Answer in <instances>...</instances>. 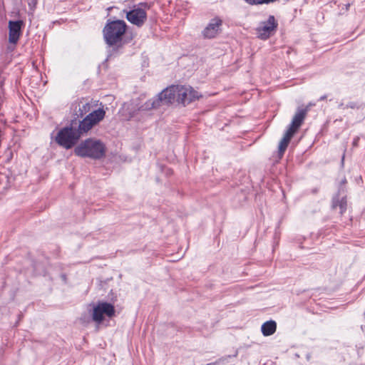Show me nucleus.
Here are the masks:
<instances>
[{
	"label": "nucleus",
	"instance_id": "nucleus-8",
	"mask_svg": "<svg viewBox=\"0 0 365 365\" xmlns=\"http://www.w3.org/2000/svg\"><path fill=\"white\" fill-rule=\"evenodd\" d=\"M200 95L190 86L177 85V101L184 106L198 99Z\"/></svg>",
	"mask_w": 365,
	"mask_h": 365
},
{
	"label": "nucleus",
	"instance_id": "nucleus-10",
	"mask_svg": "<svg viewBox=\"0 0 365 365\" xmlns=\"http://www.w3.org/2000/svg\"><path fill=\"white\" fill-rule=\"evenodd\" d=\"M126 18L131 24L140 27L145 23L147 19V14L145 10L137 8L127 12Z\"/></svg>",
	"mask_w": 365,
	"mask_h": 365
},
{
	"label": "nucleus",
	"instance_id": "nucleus-3",
	"mask_svg": "<svg viewBox=\"0 0 365 365\" xmlns=\"http://www.w3.org/2000/svg\"><path fill=\"white\" fill-rule=\"evenodd\" d=\"M126 31V24L122 20L108 22L103 29V36L109 46H118L123 39Z\"/></svg>",
	"mask_w": 365,
	"mask_h": 365
},
{
	"label": "nucleus",
	"instance_id": "nucleus-11",
	"mask_svg": "<svg viewBox=\"0 0 365 365\" xmlns=\"http://www.w3.org/2000/svg\"><path fill=\"white\" fill-rule=\"evenodd\" d=\"M22 26L21 21H10L9 22V41L11 43L16 44L19 41V38L21 35V29Z\"/></svg>",
	"mask_w": 365,
	"mask_h": 365
},
{
	"label": "nucleus",
	"instance_id": "nucleus-6",
	"mask_svg": "<svg viewBox=\"0 0 365 365\" xmlns=\"http://www.w3.org/2000/svg\"><path fill=\"white\" fill-rule=\"evenodd\" d=\"M115 315L114 307L108 302H98L93 308L91 313L92 319L97 324L101 323L105 317L109 318Z\"/></svg>",
	"mask_w": 365,
	"mask_h": 365
},
{
	"label": "nucleus",
	"instance_id": "nucleus-21",
	"mask_svg": "<svg viewBox=\"0 0 365 365\" xmlns=\"http://www.w3.org/2000/svg\"><path fill=\"white\" fill-rule=\"evenodd\" d=\"M326 98H327V96H326V95H324V96H322V97L319 98V100H320V101H323V100H325Z\"/></svg>",
	"mask_w": 365,
	"mask_h": 365
},
{
	"label": "nucleus",
	"instance_id": "nucleus-9",
	"mask_svg": "<svg viewBox=\"0 0 365 365\" xmlns=\"http://www.w3.org/2000/svg\"><path fill=\"white\" fill-rule=\"evenodd\" d=\"M222 24V21L220 17L211 19L202 31L203 36L207 38H215L220 33Z\"/></svg>",
	"mask_w": 365,
	"mask_h": 365
},
{
	"label": "nucleus",
	"instance_id": "nucleus-1",
	"mask_svg": "<svg viewBox=\"0 0 365 365\" xmlns=\"http://www.w3.org/2000/svg\"><path fill=\"white\" fill-rule=\"evenodd\" d=\"M74 153L82 158L100 159L105 155L106 146L99 140L88 138L75 148Z\"/></svg>",
	"mask_w": 365,
	"mask_h": 365
},
{
	"label": "nucleus",
	"instance_id": "nucleus-14",
	"mask_svg": "<svg viewBox=\"0 0 365 365\" xmlns=\"http://www.w3.org/2000/svg\"><path fill=\"white\" fill-rule=\"evenodd\" d=\"M160 106V98H158L157 96L148 100L143 105H142L139 110H150L151 109L157 108Z\"/></svg>",
	"mask_w": 365,
	"mask_h": 365
},
{
	"label": "nucleus",
	"instance_id": "nucleus-13",
	"mask_svg": "<svg viewBox=\"0 0 365 365\" xmlns=\"http://www.w3.org/2000/svg\"><path fill=\"white\" fill-rule=\"evenodd\" d=\"M96 105L93 102L81 101L78 103V110L76 111V115L78 118H82L88 113H91L93 107Z\"/></svg>",
	"mask_w": 365,
	"mask_h": 365
},
{
	"label": "nucleus",
	"instance_id": "nucleus-12",
	"mask_svg": "<svg viewBox=\"0 0 365 365\" xmlns=\"http://www.w3.org/2000/svg\"><path fill=\"white\" fill-rule=\"evenodd\" d=\"M160 98V103H171L175 98L177 99V86H171L164 89L158 96Z\"/></svg>",
	"mask_w": 365,
	"mask_h": 365
},
{
	"label": "nucleus",
	"instance_id": "nucleus-18",
	"mask_svg": "<svg viewBox=\"0 0 365 365\" xmlns=\"http://www.w3.org/2000/svg\"><path fill=\"white\" fill-rule=\"evenodd\" d=\"M8 185V178L5 174L0 173V187L6 188Z\"/></svg>",
	"mask_w": 365,
	"mask_h": 365
},
{
	"label": "nucleus",
	"instance_id": "nucleus-7",
	"mask_svg": "<svg viewBox=\"0 0 365 365\" xmlns=\"http://www.w3.org/2000/svg\"><path fill=\"white\" fill-rule=\"evenodd\" d=\"M278 24L274 16L270 15L267 21H262L257 28V34L258 38L266 40L272 36L277 29Z\"/></svg>",
	"mask_w": 365,
	"mask_h": 365
},
{
	"label": "nucleus",
	"instance_id": "nucleus-20",
	"mask_svg": "<svg viewBox=\"0 0 365 365\" xmlns=\"http://www.w3.org/2000/svg\"><path fill=\"white\" fill-rule=\"evenodd\" d=\"M339 108L344 110V109L346 108V105L344 103H341L339 105Z\"/></svg>",
	"mask_w": 365,
	"mask_h": 365
},
{
	"label": "nucleus",
	"instance_id": "nucleus-2",
	"mask_svg": "<svg viewBox=\"0 0 365 365\" xmlns=\"http://www.w3.org/2000/svg\"><path fill=\"white\" fill-rule=\"evenodd\" d=\"M308 112V107L305 108H298L295 115L293 117L292 123L287 130L284 137L279 144V154L282 156L286 150L290 140L302 125L307 113Z\"/></svg>",
	"mask_w": 365,
	"mask_h": 365
},
{
	"label": "nucleus",
	"instance_id": "nucleus-16",
	"mask_svg": "<svg viewBox=\"0 0 365 365\" xmlns=\"http://www.w3.org/2000/svg\"><path fill=\"white\" fill-rule=\"evenodd\" d=\"M332 207L333 208H337L339 207V213L343 214V212L346 209V200L345 197H341V200L338 198H334Z\"/></svg>",
	"mask_w": 365,
	"mask_h": 365
},
{
	"label": "nucleus",
	"instance_id": "nucleus-17",
	"mask_svg": "<svg viewBox=\"0 0 365 365\" xmlns=\"http://www.w3.org/2000/svg\"><path fill=\"white\" fill-rule=\"evenodd\" d=\"M250 5H258L262 4H269L276 1L277 0H245Z\"/></svg>",
	"mask_w": 365,
	"mask_h": 365
},
{
	"label": "nucleus",
	"instance_id": "nucleus-15",
	"mask_svg": "<svg viewBox=\"0 0 365 365\" xmlns=\"http://www.w3.org/2000/svg\"><path fill=\"white\" fill-rule=\"evenodd\" d=\"M277 328L276 322L274 321H268L262 325V332L264 336H270L273 334Z\"/></svg>",
	"mask_w": 365,
	"mask_h": 365
},
{
	"label": "nucleus",
	"instance_id": "nucleus-5",
	"mask_svg": "<svg viewBox=\"0 0 365 365\" xmlns=\"http://www.w3.org/2000/svg\"><path fill=\"white\" fill-rule=\"evenodd\" d=\"M76 128L71 126L61 129L56 136V143L66 149L71 148L79 139Z\"/></svg>",
	"mask_w": 365,
	"mask_h": 365
},
{
	"label": "nucleus",
	"instance_id": "nucleus-19",
	"mask_svg": "<svg viewBox=\"0 0 365 365\" xmlns=\"http://www.w3.org/2000/svg\"><path fill=\"white\" fill-rule=\"evenodd\" d=\"M346 108L355 109L358 108L357 103L355 102H349L346 104Z\"/></svg>",
	"mask_w": 365,
	"mask_h": 365
},
{
	"label": "nucleus",
	"instance_id": "nucleus-4",
	"mask_svg": "<svg viewBox=\"0 0 365 365\" xmlns=\"http://www.w3.org/2000/svg\"><path fill=\"white\" fill-rule=\"evenodd\" d=\"M105 115L106 111L103 108L94 110L87 115L83 120L80 122L78 128H76V132L78 133L79 138L102 120L104 118Z\"/></svg>",
	"mask_w": 365,
	"mask_h": 365
}]
</instances>
